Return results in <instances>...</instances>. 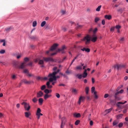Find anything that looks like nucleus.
Instances as JSON below:
<instances>
[{
    "label": "nucleus",
    "mask_w": 128,
    "mask_h": 128,
    "mask_svg": "<svg viewBox=\"0 0 128 128\" xmlns=\"http://www.w3.org/2000/svg\"><path fill=\"white\" fill-rule=\"evenodd\" d=\"M53 70L54 72L52 74H50L48 76V78L47 77H44V79L46 80L48 78L49 80V81L48 82L46 83V85L47 87L48 88H50L52 87L51 84H52L53 85H54L56 82H54L52 83V82L54 81H55L56 80V78H58L60 77L59 76L56 77L55 75L59 72V70L56 67H54L53 69Z\"/></svg>",
    "instance_id": "1"
},
{
    "label": "nucleus",
    "mask_w": 128,
    "mask_h": 128,
    "mask_svg": "<svg viewBox=\"0 0 128 128\" xmlns=\"http://www.w3.org/2000/svg\"><path fill=\"white\" fill-rule=\"evenodd\" d=\"M58 46V44L55 43L54 44L51 46L50 50L46 52V54H48L49 53H50L51 56L53 55L56 54V52L54 53H52L51 51L54 50Z\"/></svg>",
    "instance_id": "2"
},
{
    "label": "nucleus",
    "mask_w": 128,
    "mask_h": 128,
    "mask_svg": "<svg viewBox=\"0 0 128 128\" xmlns=\"http://www.w3.org/2000/svg\"><path fill=\"white\" fill-rule=\"evenodd\" d=\"M90 38L89 35H87L84 38L81 40V41L84 42L86 44H88L90 41Z\"/></svg>",
    "instance_id": "3"
},
{
    "label": "nucleus",
    "mask_w": 128,
    "mask_h": 128,
    "mask_svg": "<svg viewBox=\"0 0 128 128\" xmlns=\"http://www.w3.org/2000/svg\"><path fill=\"white\" fill-rule=\"evenodd\" d=\"M41 110L40 108H38L36 113V115L37 119H40L41 116H42L43 114L41 113Z\"/></svg>",
    "instance_id": "4"
},
{
    "label": "nucleus",
    "mask_w": 128,
    "mask_h": 128,
    "mask_svg": "<svg viewBox=\"0 0 128 128\" xmlns=\"http://www.w3.org/2000/svg\"><path fill=\"white\" fill-rule=\"evenodd\" d=\"M29 60V58H26L24 59V62L20 66H19L16 67L17 68H23L25 66H26V62L28 61Z\"/></svg>",
    "instance_id": "5"
},
{
    "label": "nucleus",
    "mask_w": 128,
    "mask_h": 128,
    "mask_svg": "<svg viewBox=\"0 0 128 128\" xmlns=\"http://www.w3.org/2000/svg\"><path fill=\"white\" fill-rule=\"evenodd\" d=\"M95 88L94 87H92L91 88V91L92 93H93L94 95V98L95 99H97L98 98V96L97 94V92L96 91H95Z\"/></svg>",
    "instance_id": "6"
},
{
    "label": "nucleus",
    "mask_w": 128,
    "mask_h": 128,
    "mask_svg": "<svg viewBox=\"0 0 128 128\" xmlns=\"http://www.w3.org/2000/svg\"><path fill=\"white\" fill-rule=\"evenodd\" d=\"M67 121L66 118L65 117H63L62 118L61 124L60 128H63Z\"/></svg>",
    "instance_id": "7"
},
{
    "label": "nucleus",
    "mask_w": 128,
    "mask_h": 128,
    "mask_svg": "<svg viewBox=\"0 0 128 128\" xmlns=\"http://www.w3.org/2000/svg\"><path fill=\"white\" fill-rule=\"evenodd\" d=\"M22 104L24 105L25 110L28 111L30 110V106L29 104L24 102L22 103Z\"/></svg>",
    "instance_id": "8"
},
{
    "label": "nucleus",
    "mask_w": 128,
    "mask_h": 128,
    "mask_svg": "<svg viewBox=\"0 0 128 128\" xmlns=\"http://www.w3.org/2000/svg\"><path fill=\"white\" fill-rule=\"evenodd\" d=\"M25 117L27 118L31 119V116H32L31 113L30 112H26L24 113Z\"/></svg>",
    "instance_id": "9"
},
{
    "label": "nucleus",
    "mask_w": 128,
    "mask_h": 128,
    "mask_svg": "<svg viewBox=\"0 0 128 128\" xmlns=\"http://www.w3.org/2000/svg\"><path fill=\"white\" fill-rule=\"evenodd\" d=\"M85 99V97L84 96H81L79 97L78 102V104L79 105H80L81 103L83 102Z\"/></svg>",
    "instance_id": "10"
},
{
    "label": "nucleus",
    "mask_w": 128,
    "mask_h": 128,
    "mask_svg": "<svg viewBox=\"0 0 128 128\" xmlns=\"http://www.w3.org/2000/svg\"><path fill=\"white\" fill-rule=\"evenodd\" d=\"M97 37L95 34H94L90 38V40L93 42H95L97 40Z\"/></svg>",
    "instance_id": "11"
},
{
    "label": "nucleus",
    "mask_w": 128,
    "mask_h": 128,
    "mask_svg": "<svg viewBox=\"0 0 128 128\" xmlns=\"http://www.w3.org/2000/svg\"><path fill=\"white\" fill-rule=\"evenodd\" d=\"M66 46H63L62 47V48L60 49H58V50L57 51H56V52H61L62 53H63L64 52V50L66 49Z\"/></svg>",
    "instance_id": "12"
},
{
    "label": "nucleus",
    "mask_w": 128,
    "mask_h": 128,
    "mask_svg": "<svg viewBox=\"0 0 128 128\" xmlns=\"http://www.w3.org/2000/svg\"><path fill=\"white\" fill-rule=\"evenodd\" d=\"M34 61L36 62L39 61V64H43L44 62L42 60H40V59L38 58H36L34 59Z\"/></svg>",
    "instance_id": "13"
},
{
    "label": "nucleus",
    "mask_w": 128,
    "mask_h": 128,
    "mask_svg": "<svg viewBox=\"0 0 128 128\" xmlns=\"http://www.w3.org/2000/svg\"><path fill=\"white\" fill-rule=\"evenodd\" d=\"M124 66L122 64H117L114 65V67L118 69H119Z\"/></svg>",
    "instance_id": "14"
},
{
    "label": "nucleus",
    "mask_w": 128,
    "mask_h": 128,
    "mask_svg": "<svg viewBox=\"0 0 128 128\" xmlns=\"http://www.w3.org/2000/svg\"><path fill=\"white\" fill-rule=\"evenodd\" d=\"M43 95V92L42 91H40L37 93V96L38 97H40L42 96Z\"/></svg>",
    "instance_id": "15"
},
{
    "label": "nucleus",
    "mask_w": 128,
    "mask_h": 128,
    "mask_svg": "<svg viewBox=\"0 0 128 128\" xmlns=\"http://www.w3.org/2000/svg\"><path fill=\"white\" fill-rule=\"evenodd\" d=\"M126 101H125L124 102H118L117 104V105L118 107V108H119V109L120 110L121 108V106L120 104H123L126 103Z\"/></svg>",
    "instance_id": "16"
},
{
    "label": "nucleus",
    "mask_w": 128,
    "mask_h": 128,
    "mask_svg": "<svg viewBox=\"0 0 128 128\" xmlns=\"http://www.w3.org/2000/svg\"><path fill=\"white\" fill-rule=\"evenodd\" d=\"M52 96L51 94H45L44 96V100H46L48 98Z\"/></svg>",
    "instance_id": "17"
},
{
    "label": "nucleus",
    "mask_w": 128,
    "mask_h": 128,
    "mask_svg": "<svg viewBox=\"0 0 128 128\" xmlns=\"http://www.w3.org/2000/svg\"><path fill=\"white\" fill-rule=\"evenodd\" d=\"M24 82L26 84H30V82L29 81H28L26 80H24L21 81L20 84H22V83Z\"/></svg>",
    "instance_id": "18"
},
{
    "label": "nucleus",
    "mask_w": 128,
    "mask_h": 128,
    "mask_svg": "<svg viewBox=\"0 0 128 128\" xmlns=\"http://www.w3.org/2000/svg\"><path fill=\"white\" fill-rule=\"evenodd\" d=\"M73 115L74 117L76 118L80 117L81 116L80 114V113H74L73 114Z\"/></svg>",
    "instance_id": "19"
},
{
    "label": "nucleus",
    "mask_w": 128,
    "mask_h": 128,
    "mask_svg": "<svg viewBox=\"0 0 128 128\" xmlns=\"http://www.w3.org/2000/svg\"><path fill=\"white\" fill-rule=\"evenodd\" d=\"M104 18L106 19L110 20L112 18V16L110 15H106L104 16Z\"/></svg>",
    "instance_id": "20"
},
{
    "label": "nucleus",
    "mask_w": 128,
    "mask_h": 128,
    "mask_svg": "<svg viewBox=\"0 0 128 128\" xmlns=\"http://www.w3.org/2000/svg\"><path fill=\"white\" fill-rule=\"evenodd\" d=\"M121 26L119 25H116L115 28L117 30V32L118 33H119L120 32V29L121 28Z\"/></svg>",
    "instance_id": "21"
},
{
    "label": "nucleus",
    "mask_w": 128,
    "mask_h": 128,
    "mask_svg": "<svg viewBox=\"0 0 128 128\" xmlns=\"http://www.w3.org/2000/svg\"><path fill=\"white\" fill-rule=\"evenodd\" d=\"M44 61L48 62L52 60V59L51 58H44Z\"/></svg>",
    "instance_id": "22"
},
{
    "label": "nucleus",
    "mask_w": 128,
    "mask_h": 128,
    "mask_svg": "<svg viewBox=\"0 0 128 128\" xmlns=\"http://www.w3.org/2000/svg\"><path fill=\"white\" fill-rule=\"evenodd\" d=\"M81 50L82 51H85L86 52H90V50L88 48H82L81 49Z\"/></svg>",
    "instance_id": "23"
},
{
    "label": "nucleus",
    "mask_w": 128,
    "mask_h": 128,
    "mask_svg": "<svg viewBox=\"0 0 128 128\" xmlns=\"http://www.w3.org/2000/svg\"><path fill=\"white\" fill-rule=\"evenodd\" d=\"M44 101L43 99L42 98H40L38 99V102L40 104V105H42Z\"/></svg>",
    "instance_id": "24"
},
{
    "label": "nucleus",
    "mask_w": 128,
    "mask_h": 128,
    "mask_svg": "<svg viewBox=\"0 0 128 128\" xmlns=\"http://www.w3.org/2000/svg\"><path fill=\"white\" fill-rule=\"evenodd\" d=\"M123 114H119L116 116V118L117 119H120L121 118Z\"/></svg>",
    "instance_id": "25"
},
{
    "label": "nucleus",
    "mask_w": 128,
    "mask_h": 128,
    "mask_svg": "<svg viewBox=\"0 0 128 128\" xmlns=\"http://www.w3.org/2000/svg\"><path fill=\"white\" fill-rule=\"evenodd\" d=\"M78 90L74 88H73L72 90V92L74 94H76L77 93Z\"/></svg>",
    "instance_id": "26"
},
{
    "label": "nucleus",
    "mask_w": 128,
    "mask_h": 128,
    "mask_svg": "<svg viewBox=\"0 0 128 128\" xmlns=\"http://www.w3.org/2000/svg\"><path fill=\"white\" fill-rule=\"evenodd\" d=\"M97 30L98 29L96 28H94L93 30H92V28H91L89 32H90V31H92L94 33H95L97 31Z\"/></svg>",
    "instance_id": "27"
},
{
    "label": "nucleus",
    "mask_w": 128,
    "mask_h": 128,
    "mask_svg": "<svg viewBox=\"0 0 128 128\" xmlns=\"http://www.w3.org/2000/svg\"><path fill=\"white\" fill-rule=\"evenodd\" d=\"M81 66H78L76 67V69L78 70H81L82 69V66H83L84 64H81Z\"/></svg>",
    "instance_id": "28"
},
{
    "label": "nucleus",
    "mask_w": 128,
    "mask_h": 128,
    "mask_svg": "<svg viewBox=\"0 0 128 128\" xmlns=\"http://www.w3.org/2000/svg\"><path fill=\"white\" fill-rule=\"evenodd\" d=\"M112 110V108H111L110 109L106 110L105 111V112L107 114L108 113L110 112Z\"/></svg>",
    "instance_id": "29"
},
{
    "label": "nucleus",
    "mask_w": 128,
    "mask_h": 128,
    "mask_svg": "<svg viewBox=\"0 0 128 128\" xmlns=\"http://www.w3.org/2000/svg\"><path fill=\"white\" fill-rule=\"evenodd\" d=\"M85 90L86 92V94H88L89 91V88L88 87H86L85 89Z\"/></svg>",
    "instance_id": "30"
},
{
    "label": "nucleus",
    "mask_w": 128,
    "mask_h": 128,
    "mask_svg": "<svg viewBox=\"0 0 128 128\" xmlns=\"http://www.w3.org/2000/svg\"><path fill=\"white\" fill-rule=\"evenodd\" d=\"M37 25V22L36 21H34L32 23V26L34 27H35Z\"/></svg>",
    "instance_id": "31"
},
{
    "label": "nucleus",
    "mask_w": 128,
    "mask_h": 128,
    "mask_svg": "<svg viewBox=\"0 0 128 128\" xmlns=\"http://www.w3.org/2000/svg\"><path fill=\"white\" fill-rule=\"evenodd\" d=\"M46 22L45 21H44L42 22L41 24V27H43L46 24Z\"/></svg>",
    "instance_id": "32"
},
{
    "label": "nucleus",
    "mask_w": 128,
    "mask_h": 128,
    "mask_svg": "<svg viewBox=\"0 0 128 128\" xmlns=\"http://www.w3.org/2000/svg\"><path fill=\"white\" fill-rule=\"evenodd\" d=\"M118 122L117 120H115L113 122V125L114 126L117 125Z\"/></svg>",
    "instance_id": "33"
},
{
    "label": "nucleus",
    "mask_w": 128,
    "mask_h": 128,
    "mask_svg": "<svg viewBox=\"0 0 128 128\" xmlns=\"http://www.w3.org/2000/svg\"><path fill=\"white\" fill-rule=\"evenodd\" d=\"M88 75V74L87 73H84H84L82 74V77L83 78H85Z\"/></svg>",
    "instance_id": "34"
},
{
    "label": "nucleus",
    "mask_w": 128,
    "mask_h": 128,
    "mask_svg": "<svg viewBox=\"0 0 128 128\" xmlns=\"http://www.w3.org/2000/svg\"><path fill=\"white\" fill-rule=\"evenodd\" d=\"M125 40V38H121L120 39V42L121 43H122Z\"/></svg>",
    "instance_id": "35"
},
{
    "label": "nucleus",
    "mask_w": 128,
    "mask_h": 128,
    "mask_svg": "<svg viewBox=\"0 0 128 128\" xmlns=\"http://www.w3.org/2000/svg\"><path fill=\"white\" fill-rule=\"evenodd\" d=\"M80 122V120H77L75 122V124L76 125H77L79 124Z\"/></svg>",
    "instance_id": "36"
},
{
    "label": "nucleus",
    "mask_w": 128,
    "mask_h": 128,
    "mask_svg": "<svg viewBox=\"0 0 128 128\" xmlns=\"http://www.w3.org/2000/svg\"><path fill=\"white\" fill-rule=\"evenodd\" d=\"M77 76L78 78L80 79H81L82 77V74H78L77 75Z\"/></svg>",
    "instance_id": "37"
},
{
    "label": "nucleus",
    "mask_w": 128,
    "mask_h": 128,
    "mask_svg": "<svg viewBox=\"0 0 128 128\" xmlns=\"http://www.w3.org/2000/svg\"><path fill=\"white\" fill-rule=\"evenodd\" d=\"M101 7V6L100 5L98 6L96 9V10L97 11H99L100 10V9Z\"/></svg>",
    "instance_id": "38"
},
{
    "label": "nucleus",
    "mask_w": 128,
    "mask_h": 128,
    "mask_svg": "<svg viewBox=\"0 0 128 128\" xmlns=\"http://www.w3.org/2000/svg\"><path fill=\"white\" fill-rule=\"evenodd\" d=\"M100 20V19L99 18L96 17L95 18L94 21L96 22H97Z\"/></svg>",
    "instance_id": "39"
},
{
    "label": "nucleus",
    "mask_w": 128,
    "mask_h": 128,
    "mask_svg": "<svg viewBox=\"0 0 128 128\" xmlns=\"http://www.w3.org/2000/svg\"><path fill=\"white\" fill-rule=\"evenodd\" d=\"M5 50H2L0 51V53L2 54H4L5 52Z\"/></svg>",
    "instance_id": "40"
},
{
    "label": "nucleus",
    "mask_w": 128,
    "mask_h": 128,
    "mask_svg": "<svg viewBox=\"0 0 128 128\" xmlns=\"http://www.w3.org/2000/svg\"><path fill=\"white\" fill-rule=\"evenodd\" d=\"M124 92V90H120L119 92H117L116 94H118L120 93H122Z\"/></svg>",
    "instance_id": "41"
},
{
    "label": "nucleus",
    "mask_w": 128,
    "mask_h": 128,
    "mask_svg": "<svg viewBox=\"0 0 128 128\" xmlns=\"http://www.w3.org/2000/svg\"><path fill=\"white\" fill-rule=\"evenodd\" d=\"M44 92L46 94H48L49 93V90L47 89H46L44 90Z\"/></svg>",
    "instance_id": "42"
},
{
    "label": "nucleus",
    "mask_w": 128,
    "mask_h": 128,
    "mask_svg": "<svg viewBox=\"0 0 128 128\" xmlns=\"http://www.w3.org/2000/svg\"><path fill=\"white\" fill-rule=\"evenodd\" d=\"M123 125V123L122 122H120L118 126L119 128H120Z\"/></svg>",
    "instance_id": "43"
},
{
    "label": "nucleus",
    "mask_w": 128,
    "mask_h": 128,
    "mask_svg": "<svg viewBox=\"0 0 128 128\" xmlns=\"http://www.w3.org/2000/svg\"><path fill=\"white\" fill-rule=\"evenodd\" d=\"M46 88V86L45 85H43L42 86L41 89L42 90H44Z\"/></svg>",
    "instance_id": "44"
},
{
    "label": "nucleus",
    "mask_w": 128,
    "mask_h": 128,
    "mask_svg": "<svg viewBox=\"0 0 128 128\" xmlns=\"http://www.w3.org/2000/svg\"><path fill=\"white\" fill-rule=\"evenodd\" d=\"M32 100L34 102H35L37 101V99L36 98H34L32 99Z\"/></svg>",
    "instance_id": "45"
},
{
    "label": "nucleus",
    "mask_w": 128,
    "mask_h": 128,
    "mask_svg": "<svg viewBox=\"0 0 128 128\" xmlns=\"http://www.w3.org/2000/svg\"><path fill=\"white\" fill-rule=\"evenodd\" d=\"M68 124L69 126L71 128H73V125L72 124L70 123L69 122L68 123Z\"/></svg>",
    "instance_id": "46"
},
{
    "label": "nucleus",
    "mask_w": 128,
    "mask_h": 128,
    "mask_svg": "<svg viewBox=\"0 0 128 128\" xmlns=\"http://www.w3.org/2000/svg\"><path fill=\"white\" fill-rule=\"evenodd\" d=\"M56 96L58 98H59L60 97V94H58L56 93Z\"/></svg>",
    "instance_id": "47"
},
{
    "label": "nucleus",
    "mask_w": 128,
    "mask_h": 128,
    "mask_svg": "<svg viewBox=\"0 0 128 128\" xmlns=\"http://www.w3.org/2000/svg\"><path fill=\"white\" fill-rule=\"evenodd\" d=\"M115 28V27H112L110 29V31L112 32H113Z\"/></svg>",
    "instance_id": "48"
},
{
    "label": "nucleus",
    "mask_w": 128,
    "mask_h": 128,
    "mask_svg": "<svg viewBox=\"0 0 128 128\" xmlns=\"http://www.w3.org/2000/svg\"><path fill=\"white\" fill-rule=\"evenodd\" d=\"M61 11L62 14H64L66 13V11L64 10H62Z\"/></svg>",
    "instance_id": "49"
},
{
    "label": "nucleus",
    "mask_w": 128,
    "mask_h": 128,
    "mask_svg": "<svg viewBox=\"0 0 128 128\" xmlns=\"http://www.w3.org/2000/svg\"><path fill=\"white\" fill-rule=\"evenodd\" d=\"M78 55H77L74 58V59L72 60L71 64H72L74 62V61L78 57Z\"/></svg>",
    "instance_id": "50"
},
{
    "label": "nucleus",
    "mask_w": 128,
    "mask_h": 128,
    "mask_svg": "<svg viewBox=\"0 0 128 128\" xmlns=\"http://www.w3.org/2000/svg\"><path fill=\"white\" fill-rule=\"evenodd\" d=\"M109 96V95L108 94H105L104 96V98H107Z\"/></svg>",
    "instance_id": "51"
},
{
    "label": "nucleus",
    "mask_w": 128,
    "mask_h": 128,
    "mask_svg": "<svg viewBox=\"0 0 128 128\" xmlns=\"http://www.w3.org/2000/svg\"><path fill=\"white\" fill-rule=\"evenodd\" d=\"M93 122L92 120H91L90 122V125L91 126H92L93 125Z\"/></svg>",
    "instance_id": "52"
},
{
    "label": "nucleus",
    "mask_w": 128,
    "mask_h": 128,
    "mask_svg": "<svg viewBox=\"0 0 128 128\" xmlns=\"http://www.w3.org/2000/svg\"><path fill=\"white\" fill-rule=\"evenodd\" d=\"M22 55L21 54H19L17 56V58L18 59Z\"/></svg>",
    "instance_id": "53"
},
{
    "label": "nucleus",
    "mask_w": 128,
    "mask_h": 128,
    "mask_svg": "<svg viewBox=\"0 0 128 128\" xmlns=\"http://www.w3.org/2000/svg\"><path fill=\"white\" fill-rule=\"evenodd\" d=\"M102 24L103 25H104L105 24V21L104 20H103L102 21Z\"/></svg>",
    "instance_id": "54"
},
{
    "label": "nucleus",
    "mask_w": 128,
    "mask_h": 128,
    "mask_svg": "<svg viewBox=\"0 0 128 128\" xmlns=\"http://www.w3.org/2000/svg\"><path fill=\"white\" fill-rule=\"evenodd\" d=\"M24 72L25 73L28 74V71L27 70H24Z\"/></svg>",
    "instance_id": "55"
},
{
    "label": "nucleus",
    "mask_w": 128,
    "mask_h": 128,
    "mask_svg": "<svg viewBox=\"0 0 128 128\" xmlns=\"http://www.w3.org/2000/svg\"><path fill=\"white\" fill-rule=\"evenodd\" d=\"M92 81L93 84H94L95 82L94 79V78H92Z\"/></svg>",
    "instance_id": "56"
},
{
    "label": "nucleus",
    "mask_w": 128,
    "mask_h": 128,
    "mask_svg": "<svg viewBox=\"0 0 128 128\" xmlns=\"http://www.w3.org/2000/svg\"><path fill=\"white\" fill-rule=\"evenodd\" d=\"M16 106L17 108H19L20 107V104H17Z\"/></svg>",
    "instance_id": "57"
},
{
    "label": "nucleus",
    "mask_w": 128,
    "mask_h": 128,
    "mask_svg": "<svg viewBox=\"0 0 128 128\" xmlns=\"http://www.w3.org/2000/svg\"><path fill=\"white\" fill-rule=\"evenodd\" d=\"M128 79V76H126L124 77V79L125 80H126Z\"/></svg>",
    "instance_id": "58"
},
{
    "label": "nucleus",
    "mask_w": 128,
    "mask_h": 128,
    "mask_svg": "<svg viewBox=\"0 0 128 128\" xmlns=\"http://www.w3.org/2000/svg\"><path fill=\"white\" fill-rule=\"evenodd\" d=\"M88 81L86 79H85L84 80V82L85 83H86Z\"/></svg>",
    "instance_id": "59"
},
{
    "label": "nucleus",
    "mask_w": 128,
    "mask_h": 128,
    "mask_svg": "<svg viewBox=\"0 0 128 128\" xmlns=\"http://www.w3.org/2000/svg\"><path fill=\"white\" fill-rule=\"evenodd\" d=\"M3 117V114L2 113H0V118H2Z\"/></svg>",
    "instance_id": "60"
},
{
    "label": "nucleus",
    "mask_w": 128,
    "mask_h": 128,
    "mask_svg": "<svg viewBox=\"0 0 128 128\" xmlns=\"http://www.w3.org/2000/svg\"><path fill=\"white\" fill-rule=\"evenodd\" d=\"M28 76H33V75L31 74H28Z\"/></svg>",
    "instance_id": "61"
},
{
    "label": "nucleus",
    "mask_w": 128,
    "mask_h": 128,
    "mask_svg": "<svg viewBox=\"0 0 128 128\" xmlns=\"http://www.w3.org/2000/svg\"><path fill=\"white\" fill-rule=\"evenodd\" d=\"M125 120L126 121L128 122V117H126L125 118Z\"/></svg>",
    "instance_id": "62"
},
{
    "label": "nucleus",
    "mask_w": 128,
    "mask_h": 128,
    "mask_svg": "<svg viewBox=\"0 0 128 128\" xmlns=\"http://www.w3.org/2000/svg\"><path fill=\"white\" fill-rule=\"evenodd\" d=\"M87 67L86 65H85L83 66V69L84 70H85V69Z\"/></svg>",
    "instance_id": "63"
},
{
    "label": "nucleus",
    "mask_w": 128,
    "mask_h": 128,
    "mask_svg": "<svg viewBox=\"0 0 128 128\" xmlns=\"http://www.w3.org/2000/svg\"><path fill=\"white\" fill-rule=\"evenodd\" d=\"M0 63H2V64L4 65H5L6 64V63L4 62H0Z\"/></svg>",
    "instance_id": "64"
}]
</instances>
